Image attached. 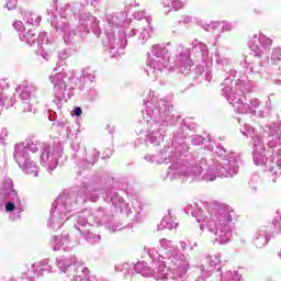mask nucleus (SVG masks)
Returning a JSON list of instances; mask_svg holds the SVG:
<instances>
[{
    "mask_svg": "<svg viewBox=\"0 0 281 281\" xmlns=\"http://www.w3.org/2000/svg\"><path fill=\"white\" fill-rule=\"evenodd\" d=\"M15 207H16V205L14 203L8 202L5 204V212H14Z\"/></svg>",
    "mask_w": 281,
    "mask_h": 281,
    "instance_id": "20e7f679",
    "label": "nucleus"
},
{
    "mask_svg": "<svg viewBox=\"0 0 281 281\" xmlns=\"http://www.w3.org/2000/svg\"><path fill=\"white\" fill-rule=\"evenodd\" d=\"M255 56H257V58H262V56H263L262 50H258V52L255 54Z\"/></svg>",
    "mask_w": 281,
    "mask_h": 281,
    "instance_id": "0eeeda50",
    "label": "nucleus"
},
{
    "mask_svg": "<svg viewBox=\"0 0 281 281\" xmlns=\"http://www.w3.org/2000/svg\"><path fill=\"white\" fill-rule=\"evenodd\" d=\"M74 115H76L77 117H80V115H82V109L81 108H75Z\"/></svg>",
    "mask_w": 281,
    "mask_h": 281,
    "instance_id": "39448f33",
    "label": "nucleus"
},
{
    "mask_svg": "<svg viewBox=\"0 0 281 281\" xmlns=\"http://www.w3.org/2000/svg\"><path fill=\"white\" fill-rule=\"evenodd\" d=\"M20 98H21V100H24V101L30 100V98H32V89L29 88V87H25V88L22 90V92H21V94H20Z\"/></svg>",
    "mask_w": 281,
    "mask_h": 281,
    "instance_id": "7ed1b4c3",
    "label": "nucleus"
},
{
    "mask_svg": "<svg viewBox=\"0 0 281 281\" xmlns=\"http://www.w3.org/2000/svg\"><path fill=\"white\" fill-rule=\"evenodd\" d=\"M13 190H12V186L8 184L5 187H3L0 191V196H2V199H8L10 194H12Z\"/></svg>",
    "mask_w": 281,
    "mask_h": 281,
    "instance_id": "f03ea898",
    "label": "nucleus"
},
{
    "mask_svg": "<svg viewBox=\"0 0 281 281\" xmlns=\"http://www.w3.org/2000/svg\"><path fill=\"white\" fill-rule=\"evenodd\" d=\"M172 5H173V8H178V10L183 8V4L179 0L173 1Z\"/></svg>",
    "mask_w": 281,
    "mask_h": 281,
    "instance_id": "423d86ee",
    "label": "nucleus"
},
{
    "mask_svg": "<svg viewBox=\"0 0 281 281\" xmlns=\"http://www.w3.org/2000/svg\"><path fill=\"white\" fill-rule=\"evenodd\" d=\"M269 239L267 238V236L263 235H259L255 241V246L258 249H262V247H265V245H268Z\"/></svg>",
    "mask_w": 281,
    "mask_h": 281,
    "instance_id": "f257e3e1",
    "label": "nucleus"
}]
</instances>
